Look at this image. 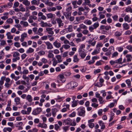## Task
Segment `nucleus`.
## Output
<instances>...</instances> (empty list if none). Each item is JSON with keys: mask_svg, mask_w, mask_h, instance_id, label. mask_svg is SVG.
<instances>
[{"mask_svg": "<svg viewBox=\"0 0 132 132\" xmlns=\"http://www.w3.org/2000/svg\"><path fill=\"white\" fill-rule=\"evenodd\" d=\"M124 20L125 22H130L131 21V19L129 18L128 15H126L124 17Z\"/></svg>", "mask_w": 132, "mask_h": 132, "instance_id": "obj_19", "label": "nucleus"}, {"mask_svg": "<svg viewBox=\"0 0 132 132\" xmlns=\"http://www.w3.org/2000/svg\"><path fill=\"white\" fill-rule=\"evenodd\" d=\"M126 82L128 86L129 87V88H130L131 87V81L129 79L126 80Z\"/></svg>", "mask_w": 132, "mask_h": 132, "instance_id": "obj_38", "label": "nucleus"}, {"mask_svg": "<svg viewBox=\"0 0 132 132\" xmlns=\"http://www.w3.org/2000/svg\"><path fill=\"white\" fill-rule=\"evenodd\" d=\"M125 11L127 12H129L130 13H132V8L130 7H128L125 9Z\"/></svg>", "mask_w": 132, "mask_h": 132, "instance_id": "obj_37", "label": "nucleus"}, {"mask_svg": "<svg viewBox=\"0 0 132 132\" xmlns=\"http://www.w3.org/2000/svg\"><path fill=\"white\" fill-rule=\"evenodd\" d=\"M79 27L81 29H87V27L84 24H81L79 25Z\"/></svg>", "mask_w": 132, "mask_h": 132, "instance_id": "obj_43", "label": "nucleus"}, {"mask_svg": "<svg viewBox=\"0 0 132 132\" xmlns=\"http://www.w3.org/2000/svg\"><path fill=\"white\" fill-rule=\"evenodd\" d=\"M103 44L102 43H99L97 44L96 45V48H100V47H102L103 46Z\"/></svg>", "mask_w": 132, "mask_h": 132, "instance_id": "obj_57", "label": "nucleus"}, {"mask_svg": "<svg viewBox=\"0 0 132 132\" xmlns=\"http://www.w3.org/2000/svg\"><path fill=\"white\" fill-rule=\"evenodd\" d=\"M78 52L81 58L84 59L85 57L86 54L84 50L79 49Z\"/></svg>", "mask_w": 132, "mask_h": 132, "instance_id": "obj_2", "label": "nucleus"}, {"mask_svg": "<svg viewBox=\"0 0 132 132\" xmlns=\"http://www.w3.org/2000/svg\"><path fill=\"white\" fill-rule=\"evenodd\" d=\"M88 42L89 44H90L92 46H94L96 44V41H95L93 42H92V41L89 40Z\"/></svg>", "mask_w": 132, "mask_h": 132, "instance_id": "obj_55", "label": "nucleus"}, {"mask_svg": "<svg viewBox=\"0 0 132 132\" xmlns=\"http://www.w3.org/2000/svg\"><path fill=\"white\" fill-rule=\"evenodd\" d=\"M113 20L114 21H118V16L117 15H115L112 16Z\"/></svg>", "mask_w": 132, "mask_h": 132, "instance_id": "obj_53", "label": "nucleus"}, {"mask_svg": "<svg viewBox=\"0 0 132 132\" xmlns=\"http://www.w3.org/2000/svg\"><path fill=\"white\" fill-rule=\"evenodd\" d=\"M19 4V3L18 2L16 1L14 3L13 7V8H16L18 7Z\"/></svg>", "mask_w": 132, "mask_h": 132, "instance_id": "obj_42", "label": "nucleus"}, {"mask_svg": "<svg viewBox=\"0 0 132 132\" xmlns=\"http://www.w3.org/2000/svg\"><path fill=\"white\" fill-rule=\"evenodd\" d=\"M46 45L47 46L48 49H51L53 48L52 44L49 42H45Z\"/></svg>", "mask_w": 132, "mask_h": 132, "instance_id": "obj_8", "label": "nucleus"}, {"mask_svg": "<svg viewBox=\"0 0 132 132\" xmlns=\"http://www.w3.org/2000/svg\"><path fill=\"white\" fill-rule=\"evenodd\" d=\"M122 26L125 29L127 30L129 29V25L127 23H125L123 24Z\"/></svg>", "mask_w": 132, "mask_h": 132, "instance_id": "obj_29", "label": "nucleus"}, {"mask_svg": "<svg viewBox=\"0 0 132 132\" xmlns=\"http://www.w3.org/2000/svg\"><path fill=\"white\" fill-rule=\"evenodd\" d=\"M12 59V61L13 62H15L17 61V60H19L20 59V57H14Z\"/></svg>", "mask_w": 132, "mask_h": 132, "instance_id": "obj_44", "label": "nucleus"}, {"mask_svg": "<svg viewBox=\"0 0 132 132\" xmlns=\"http://www.w3.org/2000/svg\"><path fill=\"white\" fill-rule=\"evenodd\" d=\"M42 111V108H37L34 109L33 111L32 114L34 115H36L39 114Z\"/></svg>", "mask_w": 132, "mask_h": 132, "instance_id": "obj_3", "label": "nucleus"}, {"mask_svg": "<svg viewBox=\"0 0 132 132\" xmlns=\"http://www.w3.org/2000/svg\"><path fill=\"white\" fill-rule=\"evenodd\" d=\"M98 123L100 126H101V129H104L105 128V126L104 125V123L101 120H100L98 122Z\"/></svg>", "mask_w": 132, "mask_h": 132, "instance_id": "obj_16", "label": "nucleus"}, {"mask_svg": "<svg viewBox=\"0 0 132 132\" xmlns=\"http://www.w3.org/2000/svg\"><path fill=\"white\" fill-rule=\"evenodd\" d=\"M98 99V100L100 102V104L103 103L104 102V101L103 99V98L101 96Z\"/></svg>", "mask_w": 132, "mask_h": 132, "instance_id": "obj_58", "label": "nucleus"}, {"mask_svg": "<svg viewBox=\"0 0 132 132\" xmlns=\"http://www.w3.org/2000/svg\"><path fill=\"white\" fill-rule=\"evenodd\" d=\"M126 48L129 50L130 52H132V46L131 45H129L127 46L126 47Z\"/></svg>", "mask_w": 132, "mask_h": 132, "instance_id": "obj_54", "label": "nucleus"}, {"mask_svg": "<svg viewBox=\"0 0 132 132\" xmlns=\"http://www.w3.org/2000/svg\"><path fill=\"white\" fill-rule=\"evenodd\" d=\"M68 32L67 29H66L63 30L60 32V33L61 34L64 35L65 34Z\"/></svg>", "mask_w": 132, "mask_h": 132, "instance_id": "obj_59", "label": "nucleus"}, {"mask_svg": "<svg viewBox=\"0 0 132 132\" xmlns=\"http://www.w3.org/2000/svg\"><path fill=\"white\" fill-rule=\"evenodd\" d=\"M118 53L117 52H115L112 54L111 57L113 58L116 57L118 56Z\"/></svg>", "mask_w": 132, "mask_h": 132, "instance_id": "obj_39", "label": "nucleus"}, {"mask_svg": "<svg viewBox=\"0 0 132 132\" xmlns=\"http://www.w3.org/2000/svg\"><path fill=\"white\" fill-rule=\"evenodd\" d=\"M100 51V48H96V49L94 51L92 52V54L93 55H95L96 54H97L99 53Z\"/></svg>", "mask_w": 132, "mask_h": 132, "instance_id": "obj_22", "label": "nucleus"}, {"mask_svg": "<svg viewBox=\"0 0 132 132\" xmlns=\"http://www.w3.org/2000/svg\"><path fill=\"white\" fill-rule=\"evenodd\" d=\"M53 65L54 66H55L57 64L58 62V61L55 59V58H54L53 59Z\"/></svg>", "mask_w": 132, "mask_h": 132, "instance_id": "obj_56", "label": "nucleus"}, {"mask_svg": "<svg viewBox=\"0 0 132 132\" xmlns=\"http://www.w3.org/2000/svg\"><path fill=\"white\" fill-rule=\"evenodd\" d=\"M101 69H97L95 70L94 72V73L95 74H96L97 73H100L101 72Z\"/></svg>", "mask_w": 132, "mask_h": 132, "instance_id": "obj_62", "label": "nucleus"}, {"mask_svg": "<svg viewBox=\"0 0 132 132\" xmlns=\"http://www.w3.org/2000/svg\"><path fill=\"white\" fill-rule=\"evenodd\" d=\"M56 57L57 59L58 63H60L62 61V60L61 59L62 57L60 55H56Z\"/></svg>", "mask_w": 132, "mask_h": 132, "instance_id": "obj_23", "label": "nucleus"}, {"mask_svg": "<svg viewBox=\"0 0 132 132\" xmlns=\"http://www.w3.org/2000/svg\"><path fill=\"white\" fill-rule=\"evenodd\" d=\"M6 35L7 36L8 39H12L13 38V36L11 35V34L10 32H7Z\"/></svg>", "mask_w": 132, "mask_h": 132, "instance_id": "obj_24", "label": "nucleus"}, {"mask_svg": "<svg viewBox=\"0 0 132 132\" xmlns=\"http://www.w3.org/2000/svg\"><path fill=\"white\" fill-rule=\"evenodd\" d=\"M71 87L70 89H72L76 87L78 85V83L75 82H72L70 84Z\"/></svg>", "mask_w": 132, "mask_h": 132, "instance_id": "obj_12", "label": "nucleus"}, {"mask_svg": "<svg viewBox=\"0 0 132 132\" xmlns=\"http://www.w3.org/2000/svg\"><path fill=\"white\" fill-rule=\"evenodd\" d=\"M58 77H59L60 80L61 81H62L63 82L65 81V80L63 73L62 74L59 75H58Z\"/></svg>", "mask_w": 132, "mask_h": 132, "instance_id": "obj_14", "label": "nucleus"}, {"mask_svg": "<svg viewBox=\"0 0 132 132\" xmlns=\"http://www.w3.org/2000/svg\"><path fill=\"white\" fill-rule=\"evenodd\" d=\"M72 3L73 5V8L74 9H76L78 7L77 5L76 4L77 3V1L76 0H75L72 2Z\"/></svg>", "mask_w": 132, "mask_h": 132, "instance_id": "obj_26", "label": "nucleus"}, {"mask_svg": "<svg viewBox=\"0 0 132 132\" xmlns=\"http://www.w3.org/2000/svg\"><path fill=\"white\" fill-rule=\"evenodd\" d=\"M26 99L29 102H31L33 101L32 98L30 95H28L26 97Z\"/></svg>", "mask_w": 132, "mask_h": 132, "instance_id": "obj_17", "label": "nucleus"}, {"mask_svg": "<svg viewBox=\"0 0 132 132\" xmlns=\"http://www.w3.org/2000/svg\"><path fill=\"white\" fill-rule=\"evenodd\" d=\"M72 120L69 118H68L64 120L63 125L70 126L71 125Z\"/></svg>", "mask_w": 132, "mask_h": 132, "instance_id": "obj_5", "label": "nucleus"}, {"mask_svg": "<svg viewBox=\"0 0 132 132\" xmlns=\"http://www.w3.org/2000/svg\"><path fill=\"white\" fill-rule=\"evenodd\" d=\"M31 4L32 5H36L37 4V0H32L31 1Z\"/></svg>", "mask_w": 132, "mask_h": 132, "instance_id": "obj_64", "label": "nucleus"}, {"mask_svg": "<svg viewBox=\"0 0 132 132\" xmlns=\"http://www.w3.org/2000/svg\"><path fill=\"white\" fill-rule=\"evenodd\" d=\"M20 23L23 25L24 27H27L28 26V23L27 21H21L20 22Z\"/></svg>", "mask_w": 132, "mask_h": 132, "instance_id": "obj_27", "label": "nucleus"}, {"mask_svg": "<svg viewBox=\"0 0 132 132\" xmlns=\"http://www.w3.org/2000/svg\"><path fill=\"white\" fill-rule=\"evenodd\" d=\"M38 16H41L40 18H39L38 19V21L41 19H42L44 20H45L46 19V17L44 15H43V13L41 12H40L38 13Z\"/></svg>", "mask_w": 132, "mask_h": 132, "instance_id": "obj_7", "label": "nucleus"}, {"mask_svg": "<svg viewBox=\"0 0 132 132\" xmlns=\"http://www.w3.org/2000/svg\"><path fill=\"white\" fill-rule=\"evenodd\" d=\"M13 5V4L12 3L10 2H8L7 4H6L7 8H11L12 6Z\"/></svg>", "mask_w": 132, "mask_h": 132, "instance_id": "obj_47", "label": "nucleus"}, {"mask_svg": "<svg viewBox=\"0 0 132 132\" xmlns=\"http://www.w3.org/2000/svg\"><path fill=\"white\" fill-rule=\"evenodd\" d=\"M64 15L65 16L66 18L68 19L69 18V17L71 15V12H64Z\"/></svg>", "mask_w": 132, "mask_h": 132, "instance_id": "obj_28", "label": "nucleus"}, {"mask_svg": "<svg viewBox=\"0 0 132 132\" xmlns=\"http://www.w3.org/2000/svg\"><path fill=\"white\" fill-rule=\"evenodd\" d=\"M27 36V34L25 32L23 33L21 36V38L20 39V41L21 42H23L25 38Z\"/></svg>", "mask_w": 132, "mask_h": 132, "instance_id": "obj_15", "label": "nucleus"}, {"mask_svg": "<svg viewBox=\"0 0 132 132\" xmlns=\"http://www.w3.org/2000/svg\"><path fill=\"white\" fill-rule=\"evenodd\" d=\"M28 9L32 11L35 10L36 9V7L34 5L29 6Z\"/></svg>", "mask_w": 132, "mask_h": 132, "instance_id": "obj_48", "label": "nucleus"}, {"mask_svg": "<svg viewBox=\"0 0 132 132\" xmlns=\"http://www.w3.org/2000/svg\"><path fill=\"white\" fill-rule=\"evenodd\" d=\"M44 123L43 122V123H40L37 125V126L43 128H46L47 127V125L46 124Z\"/></svg>", "mask_w": 132, "mask_h": 132, "instance_id": "obj_11", "label": "nucleus"}, {"mask_svg": "<svg viewBox=\"0 0 132 132\" xmlns=\"http://www.w3.org/2000/svg\"><path fill=\"white\" fill-rule=\"evenodd\" d=\"M60 128V126L57 124H56L54 125V129L57 131Z\"/></svg>", "mask_w": 132, "mask_h": 132, "instance_id": "obj_60", "label": "nucleus"}, {"mask_svg": "<svg viewBox=\"0 0 132 132\" xmlns=\"http://www.w3.org/2000/svg\"><path fill=\"white\" fill-rule=\"evenodd\" d=\"M22 3L26 6H29L30 4V2L28 0H24Z\"/></svg>", "mask_w": 132, "mask_h": 132, "instance_id": "obj_20", "label": "nucleus"}, {"mask_svg": "<svg viewBox=\"0 0 132 132\" xmlns=\"http://www.w3.org/2000/svg\"><path fill=\"white\" fill-rule=\"evenodd\" d=\"M77 55H75L73 57V61L74 62H78L79 60V59L77 57Z\"/></svg>", "mask_w": 132, "mask_h": 132, "instance_id": "obj_25", "label": "nucleus"}, {"mask_svg": "<svg viewBox=\"0 0 132 132\" xmlns=\"http://www.w3.org/2000/svg\"><path fill=\"white\" fill-rule=\"evenodd\" d=\"M47 33L50 35H53L54 32L53 31V28H47L46 29Z\"/></svg>", "mask_w": 132, "mask_h": 132, "instance_id": "obj_10", "label": "nucleus"}, {"mask_svg": "<svg viewBox=\"0 0 132 132\" xmlns=\"http://www.w3.org/2000/svg\"><path fill=\"white\" fill-rule=\"evenodd\" d=\"M20 55L19 53L17 52H14L13 54V57H19Z\"/></svg>", "mask_w": 132, "mask_h": 132, "instance_id": "obj_35", "label": "nucleus"}, {"mask_svg": "<svg viewBox=\"0 0 132 132\" xmlns=\"http://www.w3.org/2000/svg\"><path fill=\"white\" fill-rule=\"evenodd\" d=\"M78 103V101H73L72 102V106L73 107H74L76 106Z\"/></svg>", "mask_w": 132, "mask_h": 132, "instance_id": "obj_30", "label": "nucleus"}, {"mask_svg": "<svg viewBox=\"0 0 132 132\" xmlns=\"http://www.w3.org/2000/svg\"><path fill=\"white\" fill-rule=\"evenodd\" d=\"M34 50L32 48L30 47L26 51V53H31L34 52Z\"/></svg>", "mask_w": 132, "mask_h": 132, "instance_id": "obj_34", "label": "nucleus"}, {"mask_svg": "<svg viewBox=\"0 0 132 132\" xmlns=\"http://www.w3.org/2000/svg\"><path fill=\"white\" fill-rule=\"evenodd\" d=\"M14 46L17 47L18 48L20 46V45L19 43L16 42L14 43Z\"/></svg>", "mask_w": 132, "mask_h": 132, "instance_id": "obj_61", "label": "nucleus"}, {"mask_svg": "<svg viewBox=\"0 0 132 132\" xmlns=\"http://www.w3.org/2000/svg\"><path fill=\"white\" fill-rule=\"evenodd\" d=\"M46 15L48 18H52L53 17V14L51 13L47 14Z\"/></svg>", "mask_w": 132, "mask_h": 132, "instance_id": "obj_49", "label": "nucleus"}, {"mask_svg": "<svg viewBox=\"0 0 132 132\" xmlns=\"http://www.w3.org/2000/svg\"><path fill=\"white\" fill-rule=\"evenodd\" d=\"M63 73L64 76L66 77H69L71 75V73L69 72L66 71Z\"/></svg>", "mask_w": 132, "mask_h": 132, "instance_id": "obj_36", "label": "nucleus"}, {"mask_svg": "<svg viewBox=\"0 0 132 132\" xmlns=\"http://www.w3.org/2000/svg\"><path fill=\"white\" fill-rule=\"evenodd\" d=\"M56 20L58 24L59 27H61L63 26L64 24L62 23V21L60 18H58L56 19Z\"/></svg>", "mask_w": 132, "mask_h": 132, "instance_id": "obj_9", "label": "nucleus"}, {"mask_svg": "<svg viewBox=\"0 0 132 132\" xmlns=\"http://www.w3.org/2000/svg\"><path fill=\"white\" fill-rule=\"evenodd\" d=\"M112 50H113V51H114V48L113 46H111L109 48L108 51L105 53V55L106 56H110L112 53L111 52Z\"/></svg>", "mask_w": 132, "mask_h": 132, "instance_id": "obj_4", "label": "nucleus"}, {"mask_svg": "<svg viewBox=\"0 0 132 132\" xmlns=\"http://www.w3.org/2000/svg\"><path fill=\"white\" fill-rule=\"evenodd\" d=\"M53 45L57 48H59L61 46V44L60 43L57 42V41L56 40L53 43Z\"/></svg>", "mask_w": 132, "mask_h": 132, "instance_id": "obj_13", "label": "nucleus"}, {"mask_svg": "<svg viewBox=\"0 0 132 132\" xmlns=\"http://www.w3.org/2000/svg\"><path fill=\"white\" fill-rule=\"evenodd\" d=\"M14 101L16 103V105L19 104L20 103V99L18 97H16L14 98Z\"/></svg>", "mask_w": 132, "mask_h": 132, "instance_id": "obj_18", "label": "nucleus"}, {"mask_svg": "<svg viewBox=\"0 0 132 132\" xmlns=\"http://www.w3.org/2000/svg\"><path fill=\"white\" fill-rule=\"evenodd\" d=\"M78 115L80 116L84 117L85 115V111L84 107H80L77 109Z\"/></svg>", "mask_w": 132, "mask_h": 132, "instance_id": "obj_1", "label": "nucleus"}, {"mask_svg": "<svg viewBox=\"0 0 132 132\" xmlns=\"http://www.w3.org/2000/svg\"><path fill=\"white\" fill-rule=\"evenodd\" d=\"M48 1L46 0L44 3L47 5L52 6L54 5V3L51 2H49Z\"/></svg>", "mask_w": 132, "mask_h": 132, "instance_id": "obj_21", "label": "nucleus"}, {"mask_svg": "<svg viewBox=\"0 0 132 132\" xmlns=\"http://www.w3.org/2000/svg\"><path fill=\"white\" fill-rule=\"evenodd\" d=\"M98 106V104H96L95 103H92L91 104V106L95 108H97Z\"/></svg>", "mask_w": 132, "mask_h": 132, "instance_id": "obj_63", "label": "nucleus"}, {"mask_svg": "<svg viewBox=\"0 0 132 132\" xmlns=\"http://www.w3.org/2000/svg\"><path fill=\"white\" fill-rule=\"evenodd\" d=\"M23 124V123L22 122H19L16 123L15 126L16 127L18 128V130H22L23 129V127H22Z\"/></svg>", "mask_w": 132, "mask_h": 132, "instance_id": "obj_6", "label": "nucleus"}, {"mask_svg": "<svg viewBox=\"0 0 132 132\" xmlns=\"http://www.w3.org/2000/svg\"><path fill=\"white\" fill-rule=\"evenodd\" d=\"M122 33L118 31H117L114 33V35L115 37L120 36L122 35Z\"/></svg>", "mask_w": 132, "mask_h": 132, "instance_id": "obj_40", "label": "nucleus"}, {"mask_svg": "<svg viewBox=\"0 0 132 132\" xmlns=\"http://www.w3.org/2000/svg\"><path fill=\"white\" fill-rule=\"evenodd\" d=\"M64 98V97H61L60 96H58L56 100L58 102H60L62 101Z\"/></svg>", "mask_w": 132, "mask_h": 132, "instance_id": "obj_32", "label": "nucleus"}, {"mask_svg": "<svg viewBox=\"0 0 132 132\" xmlns=\"http://www.w3.org/2000/svg\"><path fill=\"white\" fill-rule=\"evenodd\" d=\"M92 26L95 29H96L99 26V24L98 22H95Z\"/></svg>", "mask_w": 132, "mask_h": 132, "instance_id": "obj_46", "label": "nucleus"}, {"mask_svg": "<svg viewBox=\"0 0 132 132\" xmlns=\"http://www.w3.org/2000/svg\"><path fill=\"white\" fill-rule=\"evenodd\" d=\"M72 7L71 6H68V7L66 9V12H71V11L72 10Z\"/></svg>", "mask_w": 132, "mask_h": 132, "instance_id": "obj_50", "label": "nucleus"}, {"mask_svg": "<svg viewBox=\"0 0 132 132\" xmlns=\"http://www.w3.org/2000/svg\"><path fill=\"white\" fill-rule=\"evenodd\" d=\"M48 57L49 58H53L54 56V54L51 52L50 51H49L48 52Z\"/></svg>", "mask_w": 132, "mask_h": 132, "instance_id": "obj_41", "label": "nucleus"}, {"mask_svg": "<svg viewBox=\"0 0 132 132\" xmlns=\"http://www.w3.org/2000/svg\"><path fill=\"white\" fill-rule=\"evenodd\" d=\"M131 56V55L130 54H127L126 56V57L127 58V61H131V59L130 57Z\"/></svg>", "mask_w": 132, "mask_h": 132, "instance_id": "obj_51", "label": "nucleus"}, {"mask_svg": "<svg viewBox=\"0 0 132 132\" xmlns=\"http://www.w3.org/2000/svg\"><path fill=\"white\" fill-rule=\"evenodd\" d=\"M13 22V19L10 18L7 19L6 21V22L9 23H12Z\"/></svg>", "mask_w": 132, "mask_h": 132, "instance_id": "obj_52", "label": "nucleus"}, {"mask_svg": "<svg viewBox=\"0 0 132 132\" xmlns=\"http://www.w3.org/2000/svg\"><path fill=\"white\" fill-rule=\"evenodd\" d=\"M66 29H67L68 32H72V26L71 25H69Z\"/></svg>", "mask_w": 132, "mask_h": 132, "instance_id": "obj_31", "label": "nucleus"}, {"mask_svg": "<svg viewBox=\"0 0 132 132\" xmlns=\"http://www.w3.org/2000/svg\"><path fill=\"white\" fill-rule=\"evenodd\" d=\"M48 11L49 12L54 11L56 10V8L55 7H53L47 9Z\"/></svg>", "mask_w": 132, "mask_h": 132, "instance_id": "obj_33", "label": "nucleus"}, {"mask_svg": "<svg viewBox=\"0 0 132 132\" xmlns=\"http://www.w3.org/2000/svg\"><path fill=\"white\" fill-rule=\"evenodd\" d=\"M104 69L106 70H108L112 69V68L110 66H109L108 65H106L104 67Z\"/></svg>", "mask_w": 132, "mask_h": 132, "instance_id": "obj_45", "label": "nucleus"}]
</instances>
